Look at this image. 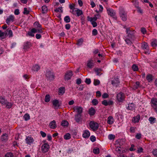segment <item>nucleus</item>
Listing matches in <instances>:
<instances>
[{"mask_svg": "<svg viewBox=\"0 0 157 157\" xmlns=\"http://www.w3.org/2000/svg\"><path fill=\"white\" fill-rule=\"evenodd\" d=\"M115 150L118 153L120 154L121 152V147H117Z\"/></svg>", "mask_w": 157, "mask_h": 157, "instance_id": "60", "label": "nucleus"}, {"mask_svg": "<svg viewBox=\"0 0 157 157\" xmlns=\"http://www.w3.org/2000/svg\"><path fill=\"white\" fill-rule=\"evenodd\" d=\"M92 103L94 105H96L98 103V101L96 99H93L92 101Z\"/></svg>", "mask_w": 157, "mask_h": 157, "instance_id": "50", "label": "nucleus"}, {"mask_svg": "<svg viewBox=\"0 0 157 157\" xmlns=\"http://www.w3.org/2000/svg\"><path fill=\"white\" fill-rule=\"evenodd\" d=\"M40 29H38L34 28V29L35 30V31H36L35 32V33H37V32L39 33H42L43 32V31L42 30L41 28H40Z\"/></svg>", "mask_w": 157, "mask_h": 157, "instance_id": "59", "label": "nucleus"}, {"mask_svg": "<svg viewBox=\"0 0 157 157\" xmlns=\"http://www.w3.org/2000/svg\"><path fill=\"white\" fill-rule=\"evenodd\" d=\"M149 120L151 124H153L155 123L156 121V119L153 117H150L149 118Z\"/></svg>", "mask_w": 157, "mask_h": 157, "instance_id": "35", "label": "nucleus"}, {"mask_svg": "<svg viewBox=\"0 0 157 157\" xmlns=\"http://www.w3.org/2000/svg\"><path fill=\"white\" fill-rule=\"evenodd\" d=\"M30 117L29 115L28 114H25L24 116L25 120L26 121L29 120L30 119Z\"/></svg>", "mask_w": 157, "mask_h": 157, "instance_id": "44", "label": "nucleus"}, {"mask_svg": "<svg viewBox=\"0 0 157 157\" xmlns=\"http://www.w3.org/2000/svg\"><path fill=\"white\" fill-rule=\"evenodd\" d=\"M107 10L108 14L109 15L112 17L114 19H117V17L115 15L116 13L113 9L109 8H107Z\"/></svg>", "mask_w": 157, "mask_h": 157, "instance_id": "3", "label": "nucleus"}, {"mask_svg": "<svg viewBox=\"0 0 157 157\" xmlns=\"http://www.w3.org/2000/svg\"><path fill=\"white\" fill-rule=\"evenodd\" d=\"M134 31H129L128 33H127V36L128 38L133 40H134L135 39V36L134 35Z\"/></svg>", "mask_w": 157, "mask_h": 157, "instance_id": "12", "label": "nucleus"}, {"mask_svg": "<svg viewBox=\"0 0 157 157\" xmlns=\"http://www.w3.org/2000/svg\"><path fill=\"white\" fill-rule=\"evenodd\" d=\"M152 102V106L153 107H155L154 109L157 112V99L155 98H153L151 100Z\"/></svg>", "mask_w": 157, "mask_h": 157, "instance_id": "9", "label": "nucleus"}, {"mask_svg": "<svg viewBox=\"0 0 157 157\" xmlns=\"http://www.w3.org/2000/svg\"><path fill=\"white\" fill-rule=\"evenodd\" d=\"M14 16L12 15H10L8 18H7L6 19V23L8 25H9L10 22L12 21L13 22L14 21Z\"/></svg>", "mask_w": 157, "mask_h": 157, "instance_id": "14", "label": "nucleus"}, {"mask_svg": "<svg viewBox=\"0 0 157 157\" xmlns=\"http://www.w3.org/2000/svg\"><path fill=\"white\" fill-rule=\"evenodd\" d=\"M126 43L128 44V45H131L132 44V42L131 40L129 39H128V38H127L125 40Z\"/></svg>", "mask_w": 157, "mask_h": 157, "instance_id": "52", "label": "nucleus"}, {"mask_svg": "<svg viewBox=\"0 0 157 157\" xmlns=\"http://www.w3.org/2000/svg\"><path fill=\"white\" fill-rule=\"evenodd\" d=\"M119 15L121 19L123 21H125L127 19V13L125 11L124 9L121 8H120Z\"/></svg>", "mask_w": 157, "mask_h": 157, "instance_id": "1", "label": "nucleus"}, {"mask_svg": "<svg viewBox=\"0 0 157 157\" xmlns=\"http://www.w3.org/2000/svg\"><path fill=\"white\" fill-rule=\"evenodd\" d=\"M90 140L92 142H94L95 141L96 138L94 136H92L90 137Z\"/></svg>", "mask_w": 157, "mask_h": 157, "instance_id": "61", "label": "nucleus"}, {"mask_svg": "<svg viewBox=\"0 0 157 157\" xmlns=\"http://www.w3.org/2000/svg\"><path fill=\"white\" fill-rule=\"evenodd\" d=\"M35 30L34 28L32 29L30 31L28 32V34L30 36L33 37L34 36V35L33 34V33H35Z\"/></svg>", "mask_w": 157, "mask_h": 157, "instance_id": "29", "label": "nucleus"}, {"mask_svg": "<svg viewBox=\"0 0 157 157\" xmlns=\"http://www.w3.org/2000/svg\"><path fill=\"white\" fill-rule=\"evenodd\" d=\"M140 87V82H136L135 84L133 86V89L136 90L138 89Z\"/></svg>", "mask_w": 157, "mask_h": 157, "instance_id": "27", "label": "nucleus"}, {"mask_svg": "<svg viewBox=\"0 0 157 157\" xmlns=\"http://www.w3.org/2000/svg\"><path fill=\"white\" fill-rule=\"evenodd\" d=\"M146 79L148 82H151L152 80V75L151 74L147 75L146 76Z\"/></svg>", "mask_w": 157, "mask_h": 157, "instance_id": "33", "label": "nucleus"}, {"mask_svg": "<svg viewBox=\"0 0 157 157\" xmlns=\"http://www.w3.org/2000/svg\"><path fill=\"white\" fill-rule=\"evenodd\" d=\"M108 138L110 140L114 139L115 138V136L113 134H109L108 136Z\"/></svg>", "mask_w": 157, "mask_h": 157, "instance_id": "54", "label": "nucleus"}, {"mask_svg": "<svg viewBox=\"0 0 157 157\" xmlns=\"http://www.w3.org/2000/svg\"><path fill=\"white\" fill-rule=\"evenodd\" d=\"M73 75L72 72L71 71H67L65 75L64 78L65 80H70Z\"/></svg>", "mask_w": 157, "mask_h": 157, "instance_id": "5", "label": "nucleus"}, {"mask_svg": "<svg viewBox=\"0 0 157 157\" xmlns=\"http://www.w3.org/2000/svg\"><path fill=\"white\" fill-rule=\"evenodd\" d=\"M34 25L35 26H36L37 27V28H41V25L39 24V22H35L34 24Z\"/></svg>", "mask_w": 157, "mask_h": 157, "instance_id": "51", "label": "nucleus"}, {"mask_svg": "<svg viewBox=\"0 0 157 157\" xmlns=\"http://www.w3.org/2000/svg\"><path fill=\"white\" fill-rule=\"evenodd\" d=\"M114 122V120L113 117L111 116H110L108 117L107 123L109 124H112Z\"/></svg>", "mask_w": 157, "mask_h": 157, "instance_id": "20", "label": "nucleus"}, {"mask_svg": "<svg viewBox=\"0 0 157 157\" xmlns=\"http://www.w3.org/2000/svg\"><path fill=\"white\" fill-rule=\"evenodd\" d=\"M90 128L93 130H97L99 127L98 124L94 121H91L90 123Z\"/></svg>", "mask_w": 157, "mask_h": 157, "instance_id": "4", "label": "nucleus"}, {"mask_svg": "<svg viewBox=\"0 0 157 157\" xmlns=\"http://www.w3.org/2000/svg\"><path fill=\"white\" fill-rule=\"evenodd\" d=\"M5 105H6L7 108L10 109L11 107L13 104L11 102H8L7 100L6 103Z\"/></svg>", "mask_w": 157, "mask_h": 157, "instance_id": "36", "label": "nucleus"}, {"mask_svg": "<svg viewBox=\"0 0 157 157\" xmlns=\"http://www.w3.org/2000/svg\"><path fill=\"white\" fill-rule=\"evenodd\" d=\"M101 96V93L99 91H98L96 92V96L97 97L99 98Z\"/></svg>", "mask_w": 157, "mask_h": 157, "instance_id": "58", "label": "nucleus"}, {"mask_svg": "<svg viewBox=\"0 0 157 157\" xmlns=\"http://www.w3.org/2000/svg\"><path fill=\"white\" fill-rule=\"evenodd\" d=\"M40 69V67L37 64H35L33 66L32 70L35 71H38Z\"/></svg>", "mask_w": 157, "mask_h": 157, "instance_id": "25", "label": "nucleus"}, {"mask_svg": "<svg viewBox=\"0 0 157 157\" xmlns=\"http://www.w3.org/2000/svg\"><path fill=\"white\" fill-rule=\"evenodd\" d=\"M75 110L78 113L77 114H81L82 112V107L78 106H76L75 108Z\"/></svg>", "mask_w": 157, "mask_h": 157, "instance_id": "18", "label": "nucleus"}, {"mask_svg": "<svg viewBox=\"0 0 157 157\" xmlns=\"http://www.w3.org/2000/svg\"><path fill=\"white\" fill-rule=\"evenodd\" d=\"M83 42V40L82 38H80L77 41V43L76 44L77 45L79 46H80L82 45Z\"/></svg>", "mask_w": 157, "mask_h": 157, "instance_id": "38", "label": "nucleus"}, {"mask_svg": "<svg viewBox=\"0 0 157 157\" xmlns=\"http://www.w3.org/2000/svg\"><path fill=\"white\" fill-rule=\"evenodd\" d=\"M8 135L7 134L5 133L1 137V140L2 141L6 142L8 140Z\"/></svg>", "mask_w": 157, "mask_h": 157, "instance_id": "16", "label": "nucleus"}, {"mask_svg": "<svg viewBox=\"0 0 157 157\" xmlns=\"http://www.w3.org/2000/svg\"><path fill=\"white\" fill-rule=\"evenodd\" d=\"M98 18L96 17H91L90 18V21L91 22L93 21H95Z\"/></svg>", "mask_w": 157, "mask_h": 157, "instance_id": "63", "label": "nucleus"}, {"mask_svg": "<svg viewBox=\"0 0 157 157\" xmlns=\"http://www.w3.org/2000/svg\"><path fill=\"white\" fill-rule=\"evenodd\" d=\"M91 80L90 78H86V79L85 82L87 84H89L91 83Z\"/></svg>", "mask_w": 157, "mask_h": 157, "instance_id": "62", "label": "nucleus"}, {"mask_svg": "<svg viewBox=\"0 0 157 157\" xmlns=\"http://www.w3.org/2000/svg\"><path fill=\"white\" fill-rule=\"evenodd\" d=\"M92 35L93 36H96L98 34V31L96 29H94L92 31Z\"/></svg>", "mask_w": 157, "mask_h": 157, "instance_id": "53", "label": "nucleus"}, {"mask_svg": "<svg viewBox=\"0 0 157 157\" xmlns=\"http://www.w3.org/2000/svg\"><path fill=\"white\" fill-rule=\"evenodd\" d=\"M141 48L143 49H148V44L147 43L144 42L142 44Z\"/></svg>", "mask_w": 157, "mask_h": 157, "instance_id": "31", "label": "nucleus"}, {"mask_svg": "<svg viewBox=\"0 0 157 157\" xmlns=\"http://www.w3.org/2000/svg\"><path fill=\"white\" fill-rule=\"evenodd\" d=\"M42 13H45L47 11V8L46 6H43L42 7Z\"/></svg>", "mask_w": 157, "mask_h": 157, "instance_id": "37", "label": "nucleus"}, {"mask_svg": "<svg viewBox=\"0 0 157 157\" xmlns=\"http://www.w3.org/2000/svg\"><path fill=\"white\" fill-rule=\"evenodd\" d=\"M64 21L66 23L70 22L71 21L70 17L68 16H66L64 18Z\"/></svg>", "mask_w": 157, "mask_h": 157, "instance_id": "41", "label": "nucleus"}, {"mask_svg": "<svg viewBox=\"0 0 157 157\" xmlns=\"http://www.w3.org/2000/svg\"><path fill=\"white\" fill-rule=\"evenodd\" d=\"M81 114H76L75 115V121L78 123L80 121L81 119Z\"/></svg>", "mask_w": 157, "mask_h": 157, "instance_id": "24", "label": "nucleus"}, {"mask_svg": "<svg viewBox=\"0 0 157 157\" xmlns=\"http://www.w3.org/2000/svg\"><path fill=\"white\" fill-rule=\"evenodd\" d=\"M141 134L140 133H137L136 136V137L139 140L141 138Z\"/></svg>", "mask_w": 157, "mask_h": 157, "instance_id": "64", "label": "nucleus"}, {"mask_svg": "<svg viewBox=\"0 0 157 157\" xmlns=\"http://www.w3.org/2000/svg\"><path fill=\"white\" fill-rule=\"evenodd\" d=\"M68 124V123L67 121L63 120L62 122L61 125L64 126H67Z\"/></svg>", "mask_w": 157, "mask_h": 157, "instance_id": "47", "label": "nucleus"}, {"mask_svg": "<svg viewBox=\"0 0 157 157\" xmlns=\"http://www.w3.org/2000/svg\"><path fill=\"white\" fill-rule=\"evenodd\" d=\"M31 46V43L29 42H27L24 44V49H26L29 48Z\"/></svg>", "mask_w": 157, "mask_h": 157, "instance_id": "22", "label": "nucleus"}, {"mask_svg": "<svg viewBox=\"0 0 157 157\" xmlns=\"http://www.w3.org/2000/svg\"><path fill=\"white\" fill-rule=\"evenodd\" d=\"M49 148L48 144L47 143H45L42 146V151L43 153L46 152L48 151Z\"/></svg>", "mask_w": 157, "mask_h": 157, "instance_id": "6", "label": "nucleus"}, {"mask_svg": "<svg viewBox=\"0 0 157 157\" xmlns=\"http://www.w3.org/2000/svg\"><path fill=\"white\" fill-rule=\"evenodd\" d=\"M119 80L118 78H114L112 81L111 84H112L116 87H117L119 84Z\"/></svg>", "mask_w": 157, "mask_h": 157, "instance_id": "10", "label": "nucleus"}, {"mask_svg": "<svg viewBox=\"0 0 157 157\" xmlns=\"http://www.w3.org/2000/svg\"><path fill=\"white\" fill-rule=\"evenodd\" d=\"M6 100L4 97L0 96V103L2 105H5L6 103Z\"/></svg>", "mask_w": 157, "mask_h": 157, "instance_id": "28", "label": "nucleus"}, {"mask_svg": "<svg viewBox=\"0 0 157 157\" xmlns=\"http://www.w3.org/2000/svg\"><path fill=\"white\" fill-rule=\"evenodd\" d=\"M132 69L134 71H136L138 70V68L137 66L135 64H134L132 66Z\"/></svg>", "mask_w": 157, "mask_h": 157, "instance_id": "49", "label": "nucleus"}, {"mask_svg": "<svg viewBox=\"0 0 157 157\" xmlns=\"http://www.w3.org/2000/svg\"><path fill=\"white\" fill-rule=\"evenodd\" d=\"M100 83V81L98 79H94V84L95 86L98 85Z\"/></svg>", "mask_w": 157, "mask_h": 157, "instance_id": "46", "label": "nucleus"}, {"mask_svg": "<svg viewBox=\"0 0 157 157\" xmlns=\"http://www.w3.org/2000/svg\"><path fill=\"white\" fill-rule=\"evenodd\" d=\"M56 122L55 120H53L52 121L50 122L49 124L50 128L52 129L55 128L56 127Z\"/></svg>", "mask_w": 157, "mask_h": 157, "instance_id": "21", "label": "nucleus"}, {"mask_svg": "<svg viewBox=\"0 0 157 157\" xmlns=\"http://www.w3.org/2000/svg\"><path fill=\"white\" fill-rule=\"evenodd\" d=\"M46 76L48 79L53 80L54 78L53 73L49 70H47L46 73Z\"/></svg>", "mask_w": 157, "mask_h": 157, "instance_id": "2", "label": "nucleus"}, {"mask_svg": "<svg viewBox=\"0 0 157 157\" xmlns=\"http://www.w3.org/2000/svg\"><path fill=\"white\" fill-rule=\"evenodd\" d=\"M95 109L93 107H91L89 109L88 113L90 116L94 115L95 114Z\"/></svg>", "mask_w": 157, "mask_h": 157, "instance_id": "23", "label": "nucleus"}, {"mask_svg": "<svg viewBox=\"0 0 157 157\" xmlns=\"http://www.w3.org/2000/svg\"><path fill=\"white\" fill-rule=\"evenodd\" d=\"M141 32L143 34H144L146 33V30L145 28H142L141 29Z\"/></svg>", "mask_w": 157, "mask_h": 157, "instance_id": "56", "label": "nucleus"}, {"mask_svg": "<svg viewBox=\"0 0 157 157\" xmlns=\"http://www.w3.org/2000/svg\"><path fill=\"white\" fill-rule=\"evenodd\" d=\"M7 34L9 38L13 36L12 31L9 29H7L5 31V36H6Z\"/></svg>", "mask_w": 157, "mask_h": 157, "instance_id": "13", "label": "nucleus"}, {"mask_svg": "<svg viewBox=\"0 0 157 157\" xmlns=\"http://www.w3.org/2000/svg\"><path fill=\"white\" fill-rule=\"evenodd\" d=\"M140 118V115H137L136 117L133 118L132 121L134 122H139Z\"/></svg>", "mask_w": 157, "mask_h": 157, "instance_id": "32", "label": "nucleus"}, {"mask_svg": "<svg viewBox=\"0 0 157 157\" xmlns=\"http://www.w3.org/2000/svg\"><path fill=\"white\" fill-rule=\"evenodd\" d=\"M75 12H76L78 16H79L83 14L82 11L77 8H76V10H75Z\"/></svg>", "mask_w": 157, "mask_h": 157, "instance_id": "34", "label": "nucleus"}, {"mask_svg": "<svg viewBox=\"0 0 157 157\" xmlns=\"http://www.w3.org/2000/svg\"><path fill=\"white\" fill-rule=\"evenodd\" d=\"M65 88L64 87H61L59 88V94L62 95L65 93Z\"/></svg>", "mask_w": 157, "mask_h": 157, "instance_id": "30", "label": "nucleus"}, {"mask_svg": "<svg viewBox=\"0 0 157 157\" xmlns=\"http://www.w3.org/2000/svg\"><path fill=\"white\" fill-rule=\"evenodd\" d=\"M117 99L118 101L121 102L123 101L124 99V94L122 92H120L117 94Z\"/></svg>", "mask_w": 157, "mask_h": 157, "instance_id": "8", "label": "nucleus"}, {"mask_svg": "<svg viewBox=\"0 0 157 157\" xmlns=\"http://www.w3.org/2000/svg\"><path fill=\"white\" fill-rule=\"evenodd\" d=\"M71 138V135L69 133H66L64 136V138L65 140H69Z\"/></svg>", "mask_w": 157, "mask_h": 157, "instance_id": "39", "label": "nucleus"}, {"mask_svg": "<svg viewBox=\"0 0 157 157\" xmlns=\"http://www.w3.org/2000/svg\"><path fill=\"white\" fill-rule=\"evenodd\" d=\"M25 141L27 144L31 145L33 144L34 140L33 139L31 136H29L26 137Z\"/></svg>", "mask_w": 157, "mask_h": 157, "instance_id": "7", "label": "nucleus"}, {"mask_svg": "<svg viewBox=\"0 0 157 157\" xmlns=\"http://www.w3.org/2000/svg\"><path fill=\"white\" fill-rule=\"evenodd\" d=\"M151 46L153 48H155L157 46V40L156 39H152L151 41Z\"/></svg>", "mask_w": 157, "mask_h": 157, "instance_id": "19", "label": "nucleus"}, {"mask_svg": "<svg viewBox=\"0 0 157 157\" xmlns=\"http://www.w3.org/2000/svg\"><path fill=\"white\" fill-rule=\"evenodd\" d=\"M127 109L132 111L134 110L135 109L134 104L133 103L128 104V106L127 107Z\"/></svg>", "mask_w": 157, "mask_h": 157, "instance_id": "17", "label": "nucleus"}, {"mask_svg": "<svg viewBox=\"0 0 157 157\" xmlns=\"http://www.w3.org/2000/svg\"><path fill=\"white\" fill-rule=\"evenodd\" d=\"M62 9V7H59V8L55 9L54 10V11L56 12H59V10H60L61 12V13H62L63 12V10Z\"/></svg>", "mask_w": 157, "mask_h": 157, "instance_id": "48", "label": "nucleus"}, {"mask_svg": "<svg viewBox=\"0 0 157 157\" xmlns=\"http://www.w3.org/2000/svg\"><path fill=\"white\" fill-rule=\"evenodd\" d=\"M50 95L49 94H47L45 97V101L46 102H48L50 101Z\"/></svg>", "mask_w": 157, "mask_h": 157, "instance_id": "42", "label": "nucleus"}, {"mask_svg": "<svg viewBox=\"0 0 157 157\" xmlns=\"http://www.w3.org/2000/svg\"><path fill=\"white\" fill-rule=\"evenodd\" d=\"M87 66L90 68H92L94 66L93 61L92 59L89 60L87 62Z\"/></svg>", "mask_w": 157, "mask_h": 157, "instance_id": "15", "label": "nucleus"}, {"mask_svg": "<svg viewBox=\"0 0 157 157\" xmlns=\"http://www.w3.org/2000/svg\"><path fill=\"white\" fill-rule=\"evenodd\" d=\"M99 149L98 148H94L93 150V153L95 154H98L99 153Z\"/></svg>", "mask_w": 157, "mask_h": 157, "instance_id": "43", "label": "nucleus"}, {"mask_svg": "<svg viewBox=\"0 0 157 157\" xmlns=\"http://www.w3.org/2000/svg\"><path fill=\"white\" fill-rule=\"evenodd\" d=\"M94 70L96 72V74L97 75H100V71H101V69L96 68Z\"/></svg>", "mask_w": 157, "mask_h": 157, "instance_id": "45", "label": "nucleus"}, {"mask_svg": "<svg viewBox=\"0 0 157 157\" xmlns=\"http://www.w3.org/2000/svg\"><path fill=\"white\" fill-rule=\"evenodd\" d=\"M52 103L53 105L56 107H59L61 105V103L57 99L53 100Z\"/></svg>", "mask_w": 157, "mask_h": 157, "instance_id": "11", "label": "nucleus"}, {"mask_svg": "<svg viewBox=\"0 0 157 157\" xmlns=\"http://www.w3.org/2000/svg\"><path fill=\"white\" fill-rule=\"evenodd\" d=\"M82 136L84 138H88L90 136V133L88 131L85 130Z\"/></svg>", "mask_w": 157, "mask_h": 157, "instance_id": "26", "label": "nucleus"}, {"mask_svg": "<svg viewBox=\"0 0 157 157\" xmlns=\"http://www.w3.org/2000/svg\"><path fill=\"white\" fill-rule=\"evenodd\" d=\"M13 154L10 152H8L5 155V157H13Z\"/></svg>", "mask_w": 157, "mask_h": 157, "instance_id": "40", "label": "nucleus"}, {"mask_svg": "<svg viewBox=\"0 0 157 157\" xmlns=\"http://www.w3.org/2000/svg\"><path fill=\"white\" fill-rule=\"evenodd\" d=\"M152 153L155 156L157 157V149H154L152 151Z\"/></svg>", "mask_w": 157, "mask_h": 157, "instance_id": "57", "label": "nucleus"}, {"mask_svg": "<svg viewBox=\"0 0 157 157\" xmlns=\"http://www.w3.org/2000/svg\"><path fill=\"white\" fill-rule=\"evenodd\" d=\"M23 13L25 14H28L29 13V11L27 10V8H25Z\"/></svg>", "mask_w": 157, "mask_h": 157, "instance_id": "55", "label": "nucleus"}]
</instances>
